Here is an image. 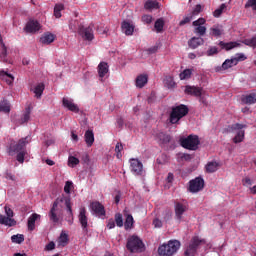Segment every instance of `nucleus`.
Masks as SVG:
<instances>
[{
  "label": "nucleus",
  "mask_w": 256,
  "mask_h": 256,
  "mask_svg": "<svg viewBox=\"0 0 256 256\" xmlns=\"http://www.w3.org/2000/svg\"><path fill=\"white\" fill-rule=\"evenodd\" d=\"M12 243H17L18 245H21L23 241H25V235L23 234H16L11 236Z\"/></svg>",
  "instance_id": "ea45409f"
},
{
  "label": "nucleus",
  "mask_w": 256,
  "mask_h": 256,
  "mask_svg": "<svg viewBox=\"0 0 256 256\" xmlns=\"http://www.w3.org/2000/svg\"><path fill=\"white\" fill-rule=\"evenodd\" d=\"M243 129H247V125L235 123L226 128V133H235L236 131L233 143H243V140L245 139V130Z\"/></svg>",
  "instance_id": "20e7f679"
},
{
  "label": "nucleus",
  "mask_w": 256,
  "mask_h": 256,
  "mask_svg": "<svg viewBox=\"0 0 256 256\" xmlns=\"http://www.w3.org/2000/svg\"><path fill=\"white\" fill-rule=\"evenodd\" d=\"M219 169V162L210 161L205 165L206 173H215Z\"/></svg>",
  "instance_id": "bb28decb"
},
{
  "label": "nucleus",
  "mask_w": 256,
  "mask_h": 256,
  "mask_svg": "<svg viewBox=\"0 0 256 256\" xmlns=\"http://www.w3.org/2000/svg\"><path fill=\"white\" fill-rule=\"evenodd\" d=\"M78 220L83 231L87 233L88 227H89V218L87 217V208L81 207L79 209Z\"/></svg>",
  "instance_id": "9b49d317"
},
{
  "label": "nucleus",
  "mask_w": 256,
  "mask_h": 256,
  "mask_svg": "<svg viewBox=\"0 0 256 256\" xmlns=\"http://www.w3.org/2000/svg\"><path fill=\"white\" fill-rule=\"evenodd\" d=\"M0 45H1V53H0V59H7V46H5V43L3 42V37H1L0 34Z\"/></svg>",
  "instance_id": "e433bc0d"
},
{
  "label": "nucleus",
  "mask_w": 256,
  "mask_h": 256,
  "mask_svg": "<svg viewBox=\"0 0 256 256\" xmlns=\"http://www.w3.org/2000/svg\"><path fill=\"white\" fill-rule=\"evenodd\" d=\"M0 225H6V227H15L17 221L13 218H8L5 215L0 214Z\"/></svg>",
  "instance_id": "aec40b11"
},
{
  "label": "nucleus",
  "mask_w": 256,
  "mask_h": 256,
  "mask_svg": "<svg viewBox=\"0 0 256 256\" xmlns=\"http://www.w3.org/2000/svg\"><path fill=\"white\" fill-rule=\"evenodd\" d=\"M144 9H146L147 11H153V9H159V2L148 0L144 4Z\"/></svg>",
  "instance_id": "c756f323"
},
{
  "label": "nucleus",
  "mask_w": 256,
  "mask_h": 256,
  "mask_svg": "<svg viewBox=\"0 0 256 256\" xmlns=\"http://www.w3.org/2000/svg\"><path fill=\"white\" fill-rule=\"evenodd\" d=\"M40 41L44 45H50V43H53L55 41V36L53 34H46L40 39Z\"/></svg>",
  "instance_id": "c9c22d12"
},
{
  "label": "nucleus",
  "mask_w": 256,
  "mask_h": 256,
  "mask_svg": "<svg viewBox=\"0 0 256 256\" xmlns=\"http://www.w3.org/2000/svg\"><path fill=\"white\" fill-rule=\"evenodd\" d=\"M29 143V137L22 138L18 141L17 144L11 145L10 148L14 153H19L21 151H25V146Z\"/></svg>",
  "instance_id": "2eb2a0df"
},
{
  "label": "nucleus",
  "mask_w": 256,
  "mask_h": 256,
  "mask_svg": "<svg viewBox=\"0 0 256 256\" xmlns=\"http://www.w3.org/2000/svg\"><path fill=\"white\" fill-rule=\"evenodd\" d=\"M191 75H193L192 69H185L183 72L180 73L179 78L181 81H185V79H191Z\"/></svg>",
  "instance_id": "58836bf2"
},
{
  "label": "nucleus",
  "mask_w": 256,
  "mask_h": 256,
  "mask_svg": "<svg viewBox=\"0 0 256 256\" xmlns=\"http://www.w3.org/2000/svg\"><path fill=\"white\" fill-rule=\"evenodd\" d=\"M25 155H27V151L18 152L16 156L18 163H25Z\"/></svg>",
  "instance_id": "3c124183"
},
{
  "label": "nucleus",
  "mask_w": 256,
  "mask_h": 256,
  "mask_svg": "<svg viewBox=\"0 0 256 256\" xmlns=\"http://www.w3.org/2000/svg\"><path fill=\"white\" fill-rule=\"evenodd\" d=\"M5 214L8 217V219H13L15 213L13 212V209L9 208V206H5Z\"/></svg>",
  "instance_id": "5fc2aeb1"
},
{
  "label": "nucleus",
  "mask_w": 256,
  "mask_h": 256,
  "mask_svg": "<svg viewBox=\"0 0 256 256\" xmlns=\"http://www.w3.org/2000/svg\"><path fill=\"white\" fill-rule=\"evenodd\" d=\"M162 143H170L171 142V135L162 134Z\"/></svg>",
  "instance_id": "e2e57ef3"
},
{
  "label": "nucleus",
  "mask_w": 256,
  "mask_h": 256,
  "mask_svg": "<svg viewBox=\"0 0 256 256\" xmlns=\"http://www.w3.org/2000/svg\"><path fill=\"white\" fill-rule=\"evenodd\" d=\"M184 93L185 95H191L192 97H201V95H203V88L198 86L186 85Z\"/></svg>",
  "instance_id": "ddd939ff"
},
{
  "label": "nucleus",
  "mask_w": 256,
  "mask_h": 256,
  "mask_svg": "<svg viewBox=\"0 0 256 256\" xmlns=\"http://www.w3.org/2000/svg\"><path fill=\"white\" fill-rule=\"evenodd\" d=\"M196 28L194 29V33L197 35H200V37H203L205 33H207V27L205 26H195Z\"/></svg>",
  "instance_id": "c03bdc74"
},
{
  "label": "nucleus",
  "mask_w": 256,
  "mask_h": 256,
  "mask_svg": "<svg viewBox=\"0 0 256 256\" xmlns=\"http://www.w3.org/2000/svg\"><path fill=\"white\" fill-rule=\"evenodd\" d=\"M187 115H189V107L185 104H180L172 108L169 121L172 125H176V123H179V121H181L183 117H187Z\"/></svg>",
  "instance_id": "f03ea898"
},
{
  "label": "nucleus",
  "mask_w": 256,
  "mask_h": 256,
  "mask_svg": "<svg viewBox=\"0 0 256 256\" xmlns=\"http://www.w3.org/2000/svg\"><path fill=\"white\" fill-rule=\"evenodd\" d=\"M242 184L246 186L253 185V181L251 180V178L245 177L242 179Z\"/></svg>",
  "instance_id": "0e129e2a"
},
{
  "label": "nucleus",
  "mask_w": 256,
  "mask_h": 256,
  "mask_svg": "<svg viewBox=\"0 0 256 256\" xmlns=\"http://www.w3.org/2000/svg\"><path fill=\"white\" fill-rule=\"evenodd\" d=\"M181 247V242L179 240H170L167 244H162L158 247V255L160 256H173L179 248Z\"/></svg>",
  "instance_id": "7ed1b4c3"
},
{
  "label": "nucleus",
  "mask_w": 256,
  "mask_h": 256,
  "mask_svg": "<svg viewBox=\"0 0 256 256\" xmlns=\"http://www.w3.org/2000/svg\"><path fill=\"white\" fill-rule=\"evenodd\" d=\"M252 8L253 11H256V0H248L245 4V9Z\"/></svg>",
  "instance_id": "864d4df0"
},
{
  "label": "nucleus",
  "mask_w": 256,
  "mask_h": 256,
  "mask_svg": "<svg viewBox=\"0 0 256 256\" xmlns=\"http://www.w3.org/2000/svg\"><path fill=\"white\" fill-rule=\"evenodd\" d=\"M200 143L201 141L199 140V136L193 134H190L188 137L180 140L181 147L188 149L189 151H197Z\"/></svg>",
  "instance_id": "423d86ee"
},
{
  "label": "nucleus",
  "mask_w": 256,
  "mask_h": 256,
  "mask_svg": "<svg viewBox=\"0 0 256 256\" xmlns=\"http://www.w3.org/2000/svg\"><path fill=\"white\" fill-rule=\"evenodd\" d=\"M205 23H206L205 18H199L198 20H195L193 22V26L194 27H200V26L205 25Z\"/></svg>",
  "instance_id": "4d7b16f0"
},
{
  "label": "nucleus",
  "mask_w": 256,
  "mask_h": 256,
  "mask_svg": "<svg viewBox=\"0 0 256 256\" xmlns=\"http://www.w3.org/2000/svg\"><path fill=\"white\" fill-rule=\"evenodd\" d=\"M29 119H31V108L28 107L26 108V112L20 120L21 125H23V123H27Z\"/></svg>",
  "instance_id": "37998d69"
},
{
  "label": "nucleus",
  "mask_w": 256,
  "mask_h": 256,
  "mask_svg": "<svg viewBox=\"0 0 256 256\" xmlns=\"http://www.w3.org/2000/svg\"><path fill=\"white\" fill-rule=\"evenodd\" d=\"M43 91H45V84L43 83L37 84L33 89V93L37 99H40L41 95H43Z\"/></svg>",
  "instance_id": "7c9ffc66"
},
{
  "label": "nucleus",
  "mask_w": 256,
  "mask_h": 256,
  "mask_svg": "<svg viewBox=\"0 0 256 256\" xmlns=\"http://www.w3.org/2000/svg\"><path fill=\"white\" fill-rule=\"evenodd\" d=\"M163 27H165V20H163V18L157 19L154 24V28L156 29L157 33H161V31H163Z\"/></svg>",
  "instance_id": "4c0bfd02"
},
{
  "label": "nucleus",
  "mask_w": 256,
  "mask_h": 256,
  "mask_svg": "<svg viewBox=\"0 0 256 256\" xmlns=\"http://www.w3.org/2000/svg\"><path fill=\"white\" fill-rule=\"evenodd\" d=\"M0 112L1 113H10L11 112V104L9 101L4 100L0 103Z\"/></svg>",
  "instance_id": "72a5a7b5"
},
{
  "label": "nucleus",
  "mask_w": 256,
  "mask_h": 256,
  "mask_svg": "<svg viewBox=\"0 0 256 256\" xmlns=\"http://www.w3.org/2000/svg\"><path fill=\"white\" fill-rule=\"evenodd\" d=\"M203 189H205V180L203 177L198 176L189 181V193H199V191H203Z\"/></svg>",
  "instance_id": "6e6552de"
},
{
  "label": "nucleus",
  "mask_w": 256,
  "mask_h": 256,
  "mask_svg": "<svg viewBox=\"0 0 256 256\" xmlns=\"http://www.w3.org/2000/svg\"><path fill=\"white\" fill-rule=\"evenodd\" d=\"M114 223H116L117 227H123V214L116 213Z\"/></svg>",
  "instance_id": "49530a36"
},
{
  "label": "nucleus",
  "mask_w": 256,
  "mask_h": 256,
  "mask_svg": "<svg viewBox=\"0 0 256 256\" xmlns=\"http://www.w3.org/2000/svg\"><path fill=\"white\" fill-rule=\"evenodd\" d=\"M107 227H108L109 229H115V220L109 219V220H108V223H107Z\"/></svg>",
  "instance_id": "774afa93"
},
{
  "label": "nucleus",
  "mask_w": 256,
  "mask_h": 256,
  "mask_svg": "<svg viewBox=\"0 0 256 256\" xmlns=\"http://www.w3.org/2000/svg\"><path fill=\"white\" fill-rule=\"evenodd\" d=\"M217 53H219V49L215 46H212L207 50L206 55L207 57H213V55H217Z\"/></svg>",
  "instance_id": "8fccbe9b"
},
{
  "label": "nucleus",
  "mask_w": 256,
  "mask_h": 256,
  "mask_svg": "<svg viewBox=\"0 0 256 256\" xmlns=\"http://www.w3.org/2000/svg\"><path fill=\"white\" fill-rule=\"evenodd\" d=\"M201 13V4H197L195 8L192 11V17H195V15H199Z\"/></svg>",
  "instance_id": "680f3d73"
},
{
  "label": "nucleus",
  "mask_w": 256,
  "mask_h": 256,
  "mask_svg": "<svg viewBox=\"0 0 256 256\" xmlns=\"http://www.w3.org/2000/svg\"><path fill=\"white\" fill-rule=\"evenodd\" d=\"M69 243V236L65 233H61L60 237L58 238V245L60 247H65Z\"/></svg>",
  "instance_id": "473e14b6"
},
{
  "label": "nucleus",
  "mask_w": 256,
  "mask_h": 256,
  "mask_svg": "<svg viewBox=\"0 0 256 256\" xmlns=\"http://www.w3.org/2000/svg\"><path fill=\"white\" fill-rule=\"evenodd\" d=\"M131 171L134 175H141L143 173V163L137 159L130 160Z\"/></svg>",
  "instance_id": "dca6fc26"
},
{
  "label": "nucleus",
  "mask_w": 256,
  "mask_h": 256,
  "mask_svg": "<svg viewBox=\"0 0 256 256\" xmlns=\"http://www.w3.org/2000/svg\"><path fill=\"white\" fill-rule=\"evenodd\" d=\"M237 65V60L234 58L226 59L220 67L216 68L217 72L227 71V69H231V67H235Z\"/></svg>",
  "instance_id": "f3484780"
},
{
  "label": "nucleus",
  "mask_w": 256,
  "mask_h": 256,
  "mask_svg": "<svg viewBox=\"0 0 256 256\" xmlns=\"http://www.w3.org/2000/svg\"><path fill=\"white\" fill-rule=\"evenodd\" d=\"M133 223H135V220L133 219V215L128 214L126 216L125 222H124V227L126 229V231L128 229H132L133 228Z\"/></svg>",
  "instance_id": "f704fd0d"
},
{
  "label": "nucleus",
  "mask_w": 256,
  "mask_h": 256,
  "mask_svg": "<svg viewBox=\"0 0 256 256\" xmlns=\"http://www.w3.org/2000/svg\"><path fill=\"white\" fill-rule=\"evenodd\" d=\"M107 73H109V64H107V62H100L98 65L99 77L103 79Z\"/></svg>",
  "instance_id": "5701e85b"
},
{
  "label": "nucleus",
  "mask_w": 256,
  "mask_h": 256,
  "mask_svg": "<svg viewBox=\"0 0 256 256\" xmlns=\"http://www.w3.org/2000/svg\"><path fill=\"white\" fill-rule=\"evenodd\" d=\"M126 247L130 253H143V251H145V244H143V240L137 236H131L128 238Z\"/></svg>",
  "instance_id": "39448f33"
},
{
  "label": "nucleus",
  "mask_w": 256,
  "mask_h": 256,
  "mask_svg": "<svg viewBox=\"0 0 256 256\" xmlns=\"http://www.w3.org/2000/svg\"><path fill=\"white\" fill-rule=\"evenodd\" d=\"M41 218V215L34 213L28 218V231H35V221Z\"/></svg>",
  "instance_id": "b1692460"
},
{
  "label": "nucleus",
  "mask_w": 256,
  "mask_h": 256,
  "mask_svg": "<svg viewBox=\"0 0 256 256\" xmlns=\"http://www.w3.org/2000/svg\"><path fill=\"white\" fill-rule=\"evenodd\" d=\"M225 9H227V5L225 3L221 4L219 8H217L214 12H213V16L214 17H221V15H223V11H225Z\"/></svg>",
  "instance_id": "79ce46f5"
},
{
  "label": "nucleus",
  "mask_w": 256,
  "mask_h": 256,
  "mask_svg": "<svg viewBox=\"0 0 256 256\" xmlns=\"http://www.w3.org/2000/svg\"><path fill=\"white\" fill-rule=\"evenodd\" d=\"M72 187H73V182L67 181L64 186V191L69 194V193H71Z\"/></svg>",
  "instance_id": "bf43d9fd"
},
{
  "label": "nucleus",
  "mask_w": 256,
  "mask_h": 256,
  "mask_svg": "<svg viewBox=\"0 0 256 256\" xmlns=\"http://www.w3.org/2000/svg\"><path fill=\"white\" fill-rule=\"evenodd\" d=\"M0 77L6 81L7 85H12L13 84V81H15V77L8 73L7 71L5 70H1L0 71Z\"/></svg>",
  "instance_id": "a878e982"
},
{
  "label": "nucleus",
  "mask_w": 256,
  "mask_h": 256,
  "mask_svg": "<svg viewBox=\"0 0 256 256\" xmlns=\"http://www.w3.org/2000/svg\"><path fill=\"white\" fill-rule=\"evenodd\" d=\"M189 209V206L187 203L183 202H175L174 204V213H175V219L181 223L183 219V214L187 213Z\"/></svg>",
  "instance_id": "1a4fd4ad"
},
{
  "label": "nucleus",
  "mask_w": 256,
  "mask_h": 256,
  "mask_svg": "<svg viewBox=\"0 0 256 256\" xmlns=\"http://www.w3.org/2000/svg\"><path fill=\"white\" fill-rule=\"evenodd\" d=\"M84 139L87 147H93V143H95V134L92 130H87L84 134Z\"/></svg>",
  "instance_id": "4be33fe9"
},
{
  "label": "nucleus",
  "mask_w": 256,
  "mask_h": 256,
  "mask_svg": "<svg viewBox=\"0 0 256 256\" xmlns=\"http://www.w3.org/2000/svg\"><path fill=\"white\" fill-rule=\"evenodd\" d=\"M142 22L146 23V25H151L153 23V16L149 14H145L142 16Z\"/></svg>",
  "instance_id": "603ef678"
},
{
  "label": "nucleus",
  "mask_w": 256,
  "mask_h": 256,
  "mask_svg": "<svg viewBox=\"0 0 256 256\" xmlns=\"http://www.w3.org/2000/svg\"><path fill=\"white\" fill-rule=\"evenodd\" d=\"M55 249V242H50L45 246V251H53Z\"/></svg>",
  "instance_id": "69168bd1"
},
{
  "label": "nucleus",
  "mask_w": 256,
  "mask_h": 256,
  "mask_svg": "<svg viewBox=\"0 0 256 256\" xmlns=\"http://www.w3.org/2000/svg\"><path fill=\"white\" fill-rule=\"evenodd\" d=\"M149 81V77L145 74H140L136 78V87L139 89H143L144 85H147V82Z\"/></svg>",
  "instance_id": "393cba45"
},
{
  "label": "nucleus",
  "mask_w": 256,
  "mask_h": 256,
  "mask_svg": "<svg viewBox=\"0 0 256 256\" xmlns=\"http://www.w3.org/2000/svg\"><path fill=\"white\" fill-rule=\"evenodd\" d=\"M198 99H199V103H202L204 107H207L209 105V102L207 101V97H205L203 94L198 96Z\"/></svg>",
  "instance_id": "13d9d810"
},
{
  "label": "nucleus",
  "mask_w": 256,
  "mask_h": 256,
  "mask_svg": "<svg viewBox=\"0 0 256 256\" xmlns=\"http://www.w3.org/2000/svg\"><path fill=\"white\" fill-rule=\"evenodd\" d=\"M122 151H123V144L117 143L115 146V153H116L117 159H121V157H123V154H121Z\"/></svg>",
  "instance_id": "de8ad7c7"
},
{
  "label": "nucleus",
  "mask_w": 256,
  "mask_h": 256,
  "mask_svg": "<svg viewBox=\"0 0 256 256\" xmlns=\"http://www.w3.org/2000/svg\"><path fill=\"white\" fill-rule=\"evenodd\" d=\"M167 162V155L162 154L160 158L157 159V163H159L160 165Z\"/></svg>",
  "instance_id": "338daca9"
},
{
  "label": "nucleus",
  "mask_w": 256,
  "mask_h": 256,
  "mask_svg": "<svg viewBox=\"0 0 256 256\" xmlns=\"http://www.w3.org/2000/svg\"><path fill=\"white\" fill-rule=\"evenodd\" d=\"M242 43H244V45H247L248 47H256V37L244 39Z\"/></svg>",
  "instance_id": "a18cd8bd"
},
{
  "label": "nucleus",
  "mask_w": 256,
  "mask_h": 256,
  "mask_svg": "<svg viewBox=\"0 0 256 256\" xmlns=\"http://www.w3.org/2000/svg\"><path fill=\"white\" fill-rule=\"evenodd\" d=\"M204 43H205V40H203V38L201 37H192L188 41V45L190 49H197V47H200V45H203Z\"/></svg>",
  "instance_id": "412c9836"
},
{
  "label": "nucleus",
  "mask_w": 256,
  "mask_h": 256,
  "mask_svg": "<svg viewBox=\"0 0 256 256\" xmlns=\"http://www.w3.org/2000/svg\"><path fill=\"white\" fill-rule=\"evenodd\" d=\"M191 19H193V16H186L179 22L180 27H183V25H187V23H191Z\"/></svg>",
  "instance_id": "6e6d98bb"
},
{
  "label": "nucleus",
  "mask_w": 256,
  "mask_h": 256,
  "mask_svg": "<svg viewBox=\"0 0 256 256\" xmlns=\"http://www.w3.org/2000/svg\"><path fill=\"white\" fill-rule=\"evenodd\" d=\"M90 209L97 217H105L106 215L105 206H103V204H101L99 201L91 202Z\"/></svg>",
  "instance_id": "f8f14e48"
},
{
  "label": "nucleus",
  "mask_w": 256,
  "mask_h": 256,
  "mask_svg": "<svg viewBox=\"0 0 256 256\" xmlns=\"http://www.w3.org/2000/svg\"><path fill=\"white\" fill-rule=\"evenodd\" d=\"M242 103H245V105H253L256 103V92H252L246 96H243Z\"/></svg>",
  "instance_id": "cd10ccee"
},
{
  "label": "nucleus",
  "mask_w": 256,
  "mask_h": 256,
  "mask_svg": "<svg viewBox=\"0 0 256 256\" xmlns=\"http://www.w3.org/2000/svg\"><path fill=\"white\" fill-rule=\"evenodd\" d=\"M200 245H205V239L199 238V236H194L188 247L186 248L184 255L185 256H195L197 254V249Z\"/></svg>",
  "instance_id": "0eeeda50"
},
{
  "label": "nucleus",
  "mask_w": 256,
  "mask_h": 256,
  "mask_svg": "<svg viewBox=\"0 0 256 256\" xmlns=\"http://www.w3.org/2000/svg\"><path fill=\"white\" fill-rule=\"evenodd\" d=\"M219 46L221 47V49H225L226 51H231V49H235V47H239V43L237 42L225 43L223 41H220Z\"/></svg>",
  "instance_id": "c85d7f7f"
},
{
  "label": "nucleus",
  "mask_w": 256,
  "mask_h": 256,
  "mask_svg": "<svg viewBox=\"0 0 256 256\" xmlns=\"http://www.w3.org/2000/svg\"><path fill=\"white\" fill-rule=\"evenodd\" d=\"M61 203H65L66 206V218L65 221H67L68 225H73V208L71 206V198L70 197H62V198H57L53 204L52 207L48 213V217L52 223L57 225L61 219V215H63V210L61 206Z\"/></svg>",
  "instance_id": "f257e3e1"
},
{
  "label": "nucleus",
  "mask_w": 256,
  "mask_h": 256,
  "mask_svg": "<svg viewBox=\"0 0 256 256\" xmlns=\"http://www.w3.org/2000/svg\"><path fill=\"white\" fill-rule=\"evenodd\" d=\"M65 9V6L63 4H56L54 7V16L56 19H61V11Z\"/></svg>",
  "instance_id": "a19ab883"
},
{
  "label": "nucleus",
  "mask_w": 256,
  "mask_h": 256,
  "mask_svg": "<svg viewBox=\"0 0 256 256\" xmlns=\"http://www.w3.org/2000/svg\"><path fill=\"white\" fill-rule=\"evenodd\" d=\"M62 105L63 107H65L69 111H72L73 113H79V106L73 103V100H70L68 98H63Z\"/></svg>",
  "instance_id": "a211bd4d"
},
{
  "label": "nucleus",
  "mask_w": 256,
  "mask_h": 256,
  "mask_svg": "<svg viewBox=\"0 0 256 256\" xmlns=\"http://www.w3.org/2000/svg\"><path fill=\"white\" fill-rule=\"evenodd\" d=\"M76 165H79V160L75 156H69L68 158V166L69 167H75Z\"/></svg>",
  "instance_id": "09e8293b"
},
{
  "label": "nucleus",
  "mask_w": 256,
  "mask_h": 256,
  "mask_svg": "<svg viewBox=\"0 0 256 256\" xmlns=\"http://www.w3.org/2000/svg\"><path fill=\"white\" fill-rule=\"evenodd\" d=\"M41 29V24L37 20H30L27 22L24 30L26 33H37Z\"/></svg>",
  "instance_id": "4468645a"
},
{
  "label": "nucleus",
  "mask_w": 256,
  "mask_h": 256,
  "mask_svg": "<svg viewBox=\"0 0 256 256\" xmlns=\"http://www.w3.org/2000/svg\"><path fill=\"white\" fill-rule=\"evenodd\" d=\"M121 29L125 35L131 36L135 31V26L127 21H123L121 24Z\"/></svg>",
  "instance_id": "6ab92c4d"
},
{
  "label": "nucleus",
  "mask_w": 256,
  "mask_h": 256,
  "mask_svg": "<svg viewBox=\"0 0 256 256\" xmlns=\"http://www.w3.org/2000/svg\"><path fill=\"white\" fill-rule=\"evenodd\" d=\"M210 35L212 37H221L223 35V27L218 25L210 28Z\"/></svg>",
  "instance_id": "2f4dec72"
},
{
  "label": "nucleus",
  "mask_w": 256,
  "mask_h": 256,
  "mask_svg": "<svg viewBox=\"0 0 256 256\" xmlns=\"http://www.w3.org/2000/svg\"><path fill=\"white\" fill-rule=\"evenodd\" d=\"M78 35L84 39V41H93L95 39V35L93 34V26L85 27L80 25L78 27Z\"/></svg>",
  "instance_id": "9d476101"
},
{
  "label": "nucleus",
  "mask_w": 256,
  "mask_h": 256,
  "mask_svg": "<svg viewBox=\"0 0 256 256\" xmlns=\"http://www.w3.org/2000/svg\"><path fill=\"white\" fill-rule=\"evenodd\" d=\"M245 59H247L245 54H237V57H234V60L236 61V65L239 64V61H245Z\"/></svg>",
  "instance_id": "052dcab7"
}]
</instances>
